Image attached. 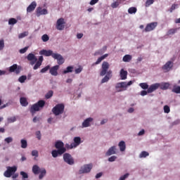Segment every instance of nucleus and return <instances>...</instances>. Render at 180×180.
<instances>
[{
	"label": "nucleus",
	"instance_id": "nucleus-38",
	"mask_svg": "<svg viewBox=\"0 0 180 180\" xmlns=\"http://www.w3.org/2000/svg\"><path fill=\"white\" fill-rule=\"evenodd\" d=\"M28 35H29V32H27V31L24 32L22 33H20L18 35V39H23V37H26V36H28Z\"/></svg>",
	"mask_w": 180,
	"mask_h": 180
},
{
	"label": "nucleus",
	"instance_id": "nucleus-55",
	"mask_svg": "<svg viewBox=\"0 0 180 180\" xmlns=\"http://www.w3.org/2000/svg\"><path fill=\"white\" fill-rule=\"evenodd\" d=\"M41 65V63L40 62H37L33 68V70H37Z\"/></svg>",
	"mask_w": 180,
	"mask_h": 180
},
{
	"label": "nucleus",
	"instance_id": "nucleus-53",
	"mask_svg": "<svg viewBox=\"0 0 180 180\" xmlns=\"http://www.w3.org/2000/svg\"><path fill=\"white\" fill-rule=\"evenodd\" d=\"M176 6H178V4H172L169 9V11L171 13H172V11H175V9H176Z\"/></svg>",
	"mask_w": 180,
	"mask_h": 180
},
{
	"label": "nucleus",
	"instance_id": "nucleus-47",
	"mask_svg": "<svg viewBox=\"0 0 180 180\" xmlns=\"http://www.w3.org/2000/svg\"><path fill=\"white\" fill-rule=\"evenodd\" d=\"M53 91H49L46 94V96H45V98H46V99H50V98H51V96H53Z\"/></svg>",
	"mask_w": 180,
	"mask_h": 180
},
{
	"label": "nucleus",
	"instance_id": "nucleus-60",
	"mask_svg": "<svg viewBox=\"0 0 180 180\" xmlns=\"http://www.w3.org/2000/svg\"><path fill=\"white\" fill-rule=\"evenodd\" d=\"M98 1L99 0H91L90 1V5H95V4H98Z\"/></svg>",
	"mask_w": 180,
	"mask_h": 180
},
{
	"label": "nucleus",
	"instance_id": "nucleus-14",
	"mask_svg": "<svg viewBox=\"0 0 180 180\" xmlns=\"http://www.w3.org/2000/svg\"><path fill=\"white\" fill-rule=\"evenodd\" d=\"M37 16H41V15H47L49 13V11H47V9L43 8L41 7H38L36 11Z\"/></svg>",
	"mask_w": 180,
	"mask_h": 180
},
{
	"label": "nucleus",
	"instance_id": "nucleus-19",
	"mask_svg": "<svg viewBox=\"0 0 180 180\" xmlns=\"http://www.w3.org/2000/svg\"><path fill=\"white\" fill-rule=\"evenodd\" d=\"M55 147L57 150H65V153L67 151V149L64 148V143L61 141H58L55 143Z\"/></svg>",
	"mask_w": 180,
	"mask_h": 180
},
{
	"label": "nucleus",
	"instance_id": "nucleus-23",
	"mask_svg": "<svg viewBox=\"0 0 180 180\" xmlns=\"http://www.w3.org/2000/svg\"><path fill=\"white\" fill-rule=\"evenodd\" d=\"M120 75L121 79H127V70H124V69H121L120 72Z\"/></svg>",
	"mask_w": 180,
	"mask_h": 180
},
{
	"label": "nucleus",
	"instance_id": "nucleus-33",
	"mask_svg": "<svg viewBox=\"0 0 180 180\" xmlns=\"http://www.w3.org/2000/svg\"><path fill=\"white\" fill-rule=\"evenodd\" d=\"M21 143V148H27V141L25 139H22L20 141Z\"/></svg>",
	"mask_w": 180,
	"mask_h": 180
},
{
	"label": "nucleus",
	"instance_id": "nucleus-11",
	"mask_svg": "<svg viewBox=\"0 0 180 180\" xmlns=\"http://www.w3.org/2000/svg\"><path fill=\"white\" fill-rule=\"evenodd\" d=\"M65 25V22L64 21V18H59L56 22V29L58 30H64V27Z\"/></svg>",
	"mask_w": 180,
	"mask_h": 180
},
{
	"label": "nucleus",
	"instance_id": "nucleus-4",
	"mask_svg": "<svg viewBox=\"0 0 180 180\" xmlns=\"http://www.w3.org/2000/svg\"><path fill=\"white\" fill-rule=\"evenodd\" d=\"M16 171H18V167H16V166L7 167V169L4 172V176L6 178H11Z\"/></svg>",
	"mask_w": 180,
	"mask_h": 180
},
{
	"label": "nucleus",
	"instance_id": "nucleus-58",
	"mask_svg": "<svg viewBox=\"0 0 180 180\" xmlns=\"http://www.w3.org/2000/svg\"><path fill=\"white\" fill-rule=\"evenodd\" d=\"M147 94H148V91L143 90L141 91V96H146V95H147Z\"/></svg>",
	"mask_w": 180,
	"mask_h": 180
},
{
	"label": "nucleus",
	"instance_id": "nucleus-51",
	"mask_svg": "<svg viewBox=\"0 0 180 180\" xmlns=\"http://www.w3.org/2000/svg\"><path fill=\"white\" fill-rule=\"evenodd\" d=\"M4 47H5V42L4 39L0 40V51L1 50H4Z\"/></svg>",
	"mask_w": 180,
	"mask_h": 180
},
{
	"label": "nucleus",
	"instance_id": "nucleus-32",
	"mask_svg": "<svg viewBox=\"0 0 180 180\" xmlns=\"http://www.w3.org/2000/svg\"><path fill=\"white\" fill-rule=\"evenodd\" d=\"M150 155V153L147 151H142L141 154L139 155L140 158H146V157H148Z\"/></svg>",
	"mask_w": 180,
	"mask_h": 180
},
{
	"label": "nucleus",
	"instance_id": "nucleus-41",
	"mask_svg": "<svg viewBox=\"0 0 180 180\" xmlns=\"http://www.w3.org/2000/svg\"><path fill=\"white\" fill-rule=\"evenodd\" d=\"M8 123H15L16 122V117H11L7 119Z\"/></svg>",
	"mask_w": 180,
	"mask_h": 180
},
{
	"label": "nucleus",
	"instance_id": "nucleus-10",
	"mask_svg": "<svg viewBox=\"0 0 180 180\" xmlns=\"http://www.w3.org/2000/svg\"><path fill=\"white\" fill-rule=\"evenodd\" d=\"M63 160L65 162H67V164H69V165H72V164H74V159L71 155H70V153H65L63 155Z\"/></svg>",
	"mask_w": 180,
	"mask_h": 180
},
{
	"label": "nucleus",
	"instance_id": "nucleus-61",
	"mask_svg": "<svg viewBox=\"0 0 180 180\" xmlns=\"http://www.w3.org/2000/svg\"><path fill=\"white\" fill-rule=\"evenodd\" d=\"M144 133H146V131H144V129H142L139 132L138 136H143Z\"/></svg>",
	"mask_w": 180,
	"mask_h": 180
},
{
	"label": "nucleus",
	"instance_id": "nucleus-62",
	"mask_svg": "<svg viewBox=\"0 0 180 180\" xmlns=\"http://www.w3.org/2000/svg\"><path fill=\"white\" fill-rule=\"evenodd\" d=\"M43 60H44L43 56H41L39 57V60L37 62L41 64V63H43Z\"/></svg>",
	"mask_w": 180,
	"mask_h": 180
},
{
	"label": "nucleus",
	"instance_id": "nucleus-15",
	"mask_svg": "<svg viewBox=\"0 0 180 180\" xmlns=\"http://www.w3.org/2000/svg\"><path fill=\"white\" fill-rule=\"evenodd\" d=\"M58 68H60V65H56L53 67H52L50 70H49V72L51 75H53L54 77H57L58 75Z\"/></svg>",
	"mask_w": 180,
	"mask_h": 180
},
{
	"label": "nucleus",
	"instance_id": "nucleus-37",
	"mask_svg": "<svg viewBox=\"0 0 180 180\" xmlns=\"http://www.w3.org/2000/svg\"><path fill=\"white\" fill-rule=\"evenodd\" d=\"M40 174L39 176V179H43V178L46 176V170L43 169L41 171L39 172Z\"/></svg>",
	"mask_w": 180,
	"mask_h": 180
},
{
	"label": "nucleus",
	"instance_id": "nucleus-5",
	"mask_svg": "<svg viewBox=\"0 0 180 180\" xmlns=\"http://www.w3.org/2000/svg\"><path fill=\"white\" fill-rule=\"evenodd\" d=\"M92 167H93L92 164L84 165L79 170V175L82 174H88L91 172V169H92Z\"/></svg>",
	"mask_w": 180,
	"mask_h": 180
},
{
	"label": "nucleus",
	"instance_id": "nucleus-18",
	"mask_svg": "<svg viewBox=\"0 0 180 180\" xmlns=\"http://www.w3.org/2000/svg\"><path fill=\"white\" fill-rule=\"evenodd\" d=\"M36 6H37V3L36 1H32L30 5H29L27 8V13H30L33 12L36 9Z\"/></svg>",
	"mask_w": 180,
	"mask_h": 180
},
{
	"label": "nucleus",
	"instance_id": "nucleus-43",
	"mask_svg": "<svg viewBox=\"0 0 180 180\" xmlns=\"http://www.w3.org/2000/svg\"><path fill=\"white\" fill-rule=\"evenodd\" d=\"M41 40L44 42L49 41V40H50V37H49V35L45 34L42 35Z\"/></svg>",
	"mask_w": 180,
	"mask_h": 180
},
{
	"label": "nucleus",
	"instance_id": "nucleus-35",
	"mask_svg": "<svg viewBox=\"0 0 180 180\" xmlns=\"http://www.w3.org/2000/svg\"><path fill=\"white\" fill-rule=\"evenodd\" d=\"M178 31V28H172L168 30L167 34L168 36L171 34H175V32Z\"/></svg>",
	"mask_w": 180,
	"mask_h": 180
},
{
	"label": "nucleus",
	"instance_id": "nucleus-13",
	"mask_svg": "<svg viewBox=\"0 0 180 180\" xmlns=\"http://www.w3.org/2000/svg\"><path fill=\"white\" fill-rule=\"evenodd\" d=\"M39 54L40 56H45V57H50V56H51V57H53V55L55 54L54 53H53V51L51 50H46V49H42L39 51Z\"/></svg>",
	"mask_w": 180,
	"mask_h": 180
},
{
	"label": "nucleus",
	"instance_id": "nucleus-6",
	"mask_svg": "<svg viewBox=\"0 0 180 180\" xmlns=\"http://www.w3.org/2000/svg\"><path fill=\"white\" fill-rule=\"evenodd\" d=\"M9 72H15L18 75L20 74V71H22V66L18 65V64H13L8 69Z\"/></svg>",
	"mask_w": 180,
	"mask_h": 180
},
{
	"label": "nucleus",
	"instance_id": "nucleus-39",
	"mask_svg": "<svg viewBox=\"0 0 180 180\" xmlns=\"http://www.w3.org/2000/svg\"><path fill=\"white\" fill-rule=\"evenodd\" d=\"M26 79H27V77L26 75H22L18 78V81L21 84H23Z\"/></svg>",
	"mask_w": 180,
	"mask_h": 180
},
{
	"label": "nucleus",
	"instance_id": "nucleus-63",
	"mask_svg": "<svg viewBox=\"0 0 180 180\" xmlns=\"http://www.w3.org/2000/svg\"><path fill=\"white\" fill-rule=\"evenodd\" d=\"M102 175H103L102 172L98 173L96 175V179H98L101 178V176H102Z\"/></svg>",
	"mask_w": 180,
	"mask_h": 180
},
{
	"label": "nucleus",
	"instance_id": "nucleus-21",
	"mask_svg": "<svg viewBox=\"0 0 180 180\" xmlns=\"http://www.w3.org/2000/svg\"><path fill=\"white\" fill-rule=\"evenodd\" d=\"M113 154H116V146L110 147L106 152L105 155H107V157H109L110 155H113Z\"/></svg>",
	"mask_w": 180,
	"mask_h": 180
},
{
	"label": "nucleus",
	"instance_id": "nucleus-36",
	"mask_svg": "<svg viewBox=\"0 0 180 180\" xmlns=\"http://www.w3.org/2000/svg\"><path fill=\"white\" fill-rule=\"evenodd\" d=\"M137 12V8L136 7H131L128 9V13L131 15L133 13H136Z\"/></svg>",
	"mask_w": 180,
	"mask_h": 180
},
{
	"label": "nucleus",
	"instance_id": "nucleus-44",
	"mask_svg": "<svg viewBox=\"0 0 180 180\" xmlns=\"http://www.w3.org/2000/svg\"><path fill=\"white\" fill-rule=\"evenodd\" d=\"M154 4V0H147L145 4V6L148 8L150 5H153Z\"/></svg>",
	"mask_w": 180,
	"mask_h": 180
},
{
	"label": "nucleus",
	"instance_id": "nucleus-49",
	"mask_svg": "<svg viewBox=\"0 0 180 180\" xmlns=\"http://www.w3.org/2000/svg\"><path fill=\"white\" fill-rule=\"evenodd\" d=\"M4 141L9 144V143H12L13 141V139L12 137H7L4 139Z\"/></svg>",
	"mask_w": 180,
	"mask_h": 180
},
{
	"label": "nucleus",
	"instance_id": "nucleus-56",
	"mask_svg": "<svg viewBox=\"0 0 180 180\" xmlns=\"http://www.w3.org/2000/svg\"><path fill=\"white\" fill-rule=\"evenodd\" d=\"M32 155L33 157H39V152L37 150H32Z\"/></svg>",
	"mask_w": 180,
	"mask_h": 180
},
{
	"label": "nucleus",
	"instance_id": "nucleus-29",
	"mask_svg": "<svg viewBox=\"0 0 180 180\" xmlns=\"http://www.w3.org/2000/svg\"><path fill=\"white\" fill-rule=\"evenodd\" d=\"M32 172L35 174L37 175L40 172V167L37 165H34L32 167Z\"/></svg>",
	"mask_w": 180,
	"mask_h": 180
},
{
	"label": "nucleus",
	"instance_id": "nucleus-45",
	"mask_svg": "<svg viewBox=\"0 0 180 180\" xmlns=\"http://www.w3.org/2000/svg\"><path fill=\"white\" fill-rule=\"evenodd\" d=\"M20 175L22 176V179H27V178H29V175L25 172H20Z\"/></svg>",
	"mask_w": 180,
	"mask_h": 180
},
{
	"label": "nucleus",
	"instance_id": "nucleus-8",
	"mask_svg": "<svg viewBox=\"0 0 180 180\" xmlns=\"http://www.w3.org/2000/svg\"><path fill=\"white\" fill-rule=\"evenodd\" d=\"M52 58H54L55 60H57V63L58 64V65H61L63 64H64L65 63V60L64 58L63 57V56H61V54L60 53H55L53 55H52Z\"/></svg>",
	"mask_w": 180,
	"mask_h": 180
},
{
	"label": "nucleus",
	"instance_id": "nucleus-25",
	"mask_svg": "<svg viewBox=\"0 0 180 180\" xmlns=\"http://www.w3.org/2000/svg\"><path fill=\"white\" fill-rule=\"evenodd\" d=\"M20 105H22V106H27V105H29V103L27 102V99L25 97H21L20 98Z\"/></svg>",
	"mask_w": 180,
	"mask_h": 180
},
{
	"label": "nucleus",
	"instance_id": "nucleus-31",
	"mask_svg": "<svg viewBox=\"0 0 180 180\" xmlns=\"http://www.w3.org/2000/svg\"><path fill=\"white\" fill-rule=\"evenodd\" d=\"M74 70V67L72 66H68L66 70H63V74H68V72H72V70Z\"/></svg>",
	"mask_w": 180,
	"mask_h": 180
},
{
	"label": "nucleus",
	"instance_id": "nucleus-7",
	"mask_svg": "<svg viewBox=\"0 0 180 180\" xmlns=\"http://www.w3.org/2000/svg\"><path fill=\"white\" fill-rule=\"evenodd\" d=\"M81 144V138L79 136H77L74 138V143H71L70 145H67V148H75L76 147H78Z\"/></svg>",
	"mask_w": 180,
	"mask_h": 180
},
{
	"label": "nucleus",
	"instance_id": "nucleus-24",
	"mask_svg": "<svg viewBox=\"0 0 180 180\" xmlns=\"http://www.w3.org/2000/svg\"><path fill=\"white\" fill-rule=\"evenodd\" d=\"M118 146L120 147V151H125L126 150V143L124 142V141H121L119 143H118Z\"/></svg>",
	"mask_w": 180,
	"mask_h": 180
},
{
	"label": "nucleus",
	"instance_id": "nucleus-42",
	"mask_svg": "<svg viewBox=\"0 0 180 180\" xmlns=\"http://www.w3.org/2000/svg\"><path fill=\"white\" fill-rule=\"evenodd\" d=\"M139 86H141L142 89H148L149 88L147 83H140Z\"/></svg>",
	"mask_w": 180,
	"mask_h": 180
},
{
	"label": "nucleus",
	"instance_id": "nucleus-52",
	"mask_svg": "<svg viewBox=\"0 0 180 180\" xmlns=\"http://www.w3.org/2000/svg\"><path fill=\"white\" fill-rule=\"evenodd\" d=\"M117 158V157H116L115 155H113L108 158V161L110 162H113L114 161H116Z\"/></svg>",
	"mask_w": 180,
	"mask_h": 180
},
{
	"label": "nucleus",
	"instance_id": "nucleus-50",
	"mask_svg": "<svg viewBox=\"0 0 180 180\" xmlns=\"http://www.w3.org/2000/svg\"><path fill=\"white\" fill-rule=\"evenodd\" d=\"M164 112H165V113H169V112H171V109L169 108V106L165 105L164 106Z\"/></svg>",
	"mask_w": 180,
	"mask_h": 180
},
{
	"label": "nucleus",
	"instance_id": "nucleus-64",
	"mask_svg": "<svg viewBox=\"0 0 180 180\" xmlns=\"http://www.w3.org/2000/svg\"><path fill=\"white\" fill-rule=\"evenodd\" d=\"M83 36H84V34H81V33L77 34V39H82Z\"/></svg>",
	"mask_w": 180,
	"mask_h": 180
},
{
	"label": "nucleus",
	"instance_id": "nucleus-48",
	"mask_svg": "<svg viewBox=\"0 0 180 180\" xmlns=\"http://www.w3.org/2000/svg\"><path fill=\"white\" fill-rule=\"evenodd\" d=\"M50 70V65H47L45 68H42L40 71L42 74L44 72H47Z\"/></svg>",
	"mask_w": 180,
	"mask_h": 180
},
{
	"label": "nucleus",
	"instance_id": "nucleus-9",
	"mask_svg": "<svg viewBox=\"0 0 180 180\" xmlns=\"http://www.w3.org/2000/svg\"><path fill=\"white\" fill-rule=\"evenodd\" d=\"M157 26H158V22H150L147 24L144 32H151L153 30H154V29H155L157 27Z\"/></svg>",
	"mask_w": 180,
	"mask_h": 180
},
{
	"label": "nucleus",
	"instance_id": "nucleus-20",
	"mask_svg": "<svg viewBox=\"0 0 180 180\" xmlns=\"http://www.w3.org/2000/svg\"><path fill=\"white\" fill-rule=\"evenodd\" d=\"M94 122V118L89 117L86 118L83 122H82V127H89L91 126V122Z\"/></svg>",
	"mask_w": 180,
	"mask_h": 180
},
{
	"label": "nucleus",
	"instance_id": "nucleus-27",
	"mask_svg": "<svg viewBox=\"0 0 180 180\" xmlns=\"http://www.w3.org/2000/svg\"><path fill=\"white\" fill-rule=\"evenodd\" d=\"M159 88L160 89H162L163 91H165L166 89H168V88H169V84L168 83H162L160 84Z\"/></svg>",
	"mask_w": 180,
	"mask_h": 180
},
{
	"label": "nucleus",
	"instance_id": "nucleus-2",
	"mask_svg": "<svg viewBox=\"0 0 180 180\" xmlns=\"http://www.w3.org/2000/svg\"><path fill=\"white\" fill-rule=\"evenodd\" d=\"M44 105H46V101H44V100H39L37 103L31 106L30 110L32 114L36 113V112H39L40 109H43Z\"/></svg>",
	"mask_w": 180,
	"mask_h": 180
},
{
	"label": "nucleus",
	"instance_id": "nucleus-28",
	"mask_svg": "<svg viewBox=\"0 0 180 180\" xmlns=\"http://www.w3.org/2000/svg\"><path fill=\"white\" fill-rule=\"evenodd\" d=\"M115 88H125V89L127 88V82H122L120 83H118Z\"/></svg>",
	"mask_w": 180,
	"mask_h": 180
},
{
	"label": "nucleus",
	"instance_id": "nucleus-54",
	"mask_svg": "<svg viewBox=\"0 0 180 180\" xmlns=\"http://www.w3.org/2000/svg\"><path fill=\"white\" fill-rule=\"evenodd\" d=\"M29 49V46H26L24 49H21L20 50V54H25V53H26V51H27V49Z\"/></svg>",
	"mask_w": 180,
	"mask_h": 180
},
{
	"label": "nucleus",
	"instance_id": "nucleus-59",
	"mask_svg": "<svg viewBox=\"0 0 180 180\" xmlns=\"http://www.w3.org/2000/svg\"><path fill=\"white\" fill-rule=\"evenodd\" d=\"M82 71V68H79L77 69H75V74H79Z\"/></svg>",
	"mask_w": 180,
	"mask_h": 180
},
{
	"label": "nucleus",
	"instance_id": "nucleus-1",
	"mask_svg": "<svg viewBox=\"0 0 180 180\" xmlns=\"http://www.w3.org/2000/svg\"><path fill=\"white\" fill-rule=\"evenodd\" d=\"M110 68V65H109L108 62L104 61L101 65V70L100 72L101 77H104L101 80V84H105V82H108L110 78H112V70H109Z\"/></svg>",
	"mask_w": 180,
	"mask_h": 180
},
{
	"label": "nucleus",
	"instance_id": "nucleus-30",
	"mask_svg": "<svg viewBox=\"0 0 180 180\" xmlns=\"http://www.w3.org/2000/svg\"><path fill=\"white\" fill-rule=\"evenodd\" d=\"M27 58L28 61H33V60H35V61H37V58H36V56L33 53H29Z\"/></svg>",
	"mask_w": 180,
	"mask_h": 180
},
{
	"label": "nucleus",
	"instance_id": "nucleus-22",
	"mask_svg": "<svg viewBox=\"0 0 180 180\" xmlns=\"http://www.w3.org/2000/svg\"><path fill=\"white\" fill-rule=\"evenodd\" d=\"M108 56V53H105L103 56H101L94 63L92 64V65H98V64H101V63H102V61H103V60H105V58H106Z\"/></svg>",
	"mask_w": 180,
	"mask_h": 180
},
{
	"label": "nucleus",
	"instance_id": "nucleus-12",
	"mask_svg": "<svg viewBox=\"0 0 180 180\" xmlns=\"http://www.w3.org/2000/svg\"><path fill=\"white\" fill-rule=\"evenodd\" d=\"M64 153H65V149H59V150H52L51 154H52V157H53V158H57V157H58V155H63V154H64Z\"/></svg>",
	"mask_w": 180,
	"mask_h": 180
},
{
	"label": "nucleus",
	"instance_id": "nucleus-46",
	"mask_svg": "<svg viewBox=\"0 0 180 180\" xmlns=\"http://www.w3.org/2000/svg\"><path fill=\"white\" fill-rule=\"evenodd\" d=\"M119 5H120V2L119 1H115L111 4V8H112L113 9L117 8L119 6Z\"/></svg>",
	"mask_w": 180,
	"mask_h": 180
},
{
	"label": "nucleus",
	"instance_id": "nucleus-40",
	"mask_svg": "<svg viewBox=\"0 0 180 180\" xmlns=\"http://www.w3.org/2000/svg\"><path fill=\"white\" fill-rule=\"evenodd\" d=\"M18 23V20L15 18H10L8 20V25H16Z\"/></svg>",
	"mask_w": 180,
	"mask_h": 180
},
{
	"label": "nucleus",
	"instance_id": "nucleus-3",
	"mask_svg": "<svg viewBox=\"0 0 180 180\" xmlns=\"http://www.w3.org/2000/svg\"><path fill=\"white\" fill-rule=\"evenodd\" d=\"M65 106L64 104H57L53 109L52 112L55 116H58L59 115H63L64 113Z\"/></svg>",
	"mask_w": 180,
	"mask_h": 180
},
{
	"label": "nucleus",
	"instance_id": "nucleus-57",
	"mask_svg": "<svg viewBox=\"0 0 180 180\" xmlns=\"http://www.w3.org/2000/svg\"><path fill=\"white\" fill-rule=\"evenodd\" d=\"M36 136L38 140H41V134L40 133V131L36 132Z\"/></svg>",
	"mask_w": 180,
	"mask_h": 180
},
{
	"label": "nucleus",
	"instance_id": "nucleus-34",
	"mask_svg": "<svg viewBox=\"0 0 180 180\" xmlns=\"http://www.w3.org/2000/svg\"><path fill=\"white\" fill-rule=\"evenodd\" d=\"M172 91L174 92V94H180V86H174Z\"/></svg>",
	"mask_w": 180,
	"mask_h": 180
},
{
	"label": "nucleus",
	"instance_id": "nucleus-16",
	"mask_svg": "<svg viewBox=\"0 0 180 180\" xmlns=\"http://www.w3.org/2000/svg\"><path fill=\"white\" fill-rule=\"evenodd\" d=\"M172 67H174V63H172V61H168L162 66V70H164V71H165V72H168V71H169V70H171Z\"/></svg>",
	"mask_w": 180,
	"mask_h": 180
},
{
	"label": "nucleus",
	"instance_id": "nucleus-26",
	"mask_svg": "<svg viewBox=\"0 0 180 180\" xmlns=\"http://www.w3.org/2000/svg\"><path fill=\"white\" fill-rule=\"evenodd\" d=\"M131 58H133V57L131 55H125L122 58V61H124V63H130Z\"/></svg>",
	"mask_w": 180,
	"mask_h": 180
},
{
	"label": "nucleus",
	"instance_id": "nucleus-17",
	"mask_svg": "<svg viewBox=\"0 0 180 180\" xmlns=\"http://www.w3.org/2000/svg\"><path fill=\"white\" fill-rule=\"evenodd\" d=\"M160 88V83H156L150 85L148 89V94H151L154 91H157Z\"/></svg>",
	"mask_w": 180,
	"mask_h": 180
}]
</instances>
